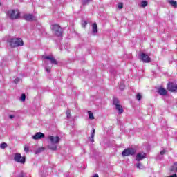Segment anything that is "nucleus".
<instances>
[{"instance_id":"1","label":"nucleus","mask_w":177,"mask_h":177,"mask_svg":"<svg viewBox=\"0 0 177 177\" xmlns=\"http://www.w3.org/2000/svg\"><path fill=\"white\" fill-rule=\"evenodd\" d=\"M48 140L50 141L48 149L50 150H57V143H59V141L60 140L59 136H49Z\"/></svg>"},{"instance_id":"2","label":"nucleus","mask_w":177,"mask_h":177,"mask_svg":"<svg viewBox=\"0 0 177 177\" xmlns=\"http://www.w3.org/2000/svg\"><path fill=\"white\" fill-rule=\"evenodd\" d=\"M7 16L11 20H16L20 18V11L19 10H10L7 12Z\"/></svg>"},{"instance_id":"3","label":"nucleus","mask_w":177,"mask_h":177,"mask_svg":"<svg viewBox=\"0 0 177 177\" xmlns=\"http://www.w3.org/2000/svg\"><path fill=\"white\" fill-rule=\"evenodd\" d=\"M10 45L12 48H16L17 46H23V45H24V43L23 42V40L21 39L12 38L10 40Z\"/></svg>"},{"instance_id":"4","label":"nucleus","mask_w":177,"mask_h":177,"mask_svg":"<svg viewBox=\"0 0 177 177\" xmlns=\"http://www.w3.org/2000/svg\"><path fill=\"white\" fill-rule=\"evenodd\" d=\"M136 153V150L133 148H127L122 152L123 157H128V156H133Z\"/></svg>"},{"instance_id":"5","label":"nucleus","mask_w":177,"mask_h":177,"mask_svg":"<svg viewBox=\"0 0 177 177\" xmlns=\"http://www.w3.org/2000/svg\"><path fill=\"white\" fill-rule=\"evenodd\" d=\"M14 161L20 162V164H24L26 162V157L21 156V154L20 153H15Z\"/></svg>"},{"instance_id":"6","label":"nucleus","mask_w":177,"mask_h":177,"mask_svg":"<svg viewBox=\"0 0 177 177\" xmlns=\"http://www.w3.org/2000/svg\"><path fill=\"white\" fill-rule=\"evenodd\" d=\"M51 30H53V31L55 32V35L57 37H62V34H63V30H62V28L59 26V25L55 24L53 25Z\"/></svg>"},{"instance_id":"7","label":"nucleus","mask_w":177,"mask_h":177,"mask_svg":"<svg viewBox=\"0 0 177 177\" xmlns=\"http://www.w3.org/2000/svg\"><path fill=\"white\" fill-rule=\"evenodd\" d=\"M140 59L144 63H150V57H149V55H146L145 53H142L140 55Z\"/></svg>"},{"instance_id":"8","label":"nucleus","mask_w":177,"mask_h":177,"mask_svg":"<svg viewBox=\"0 0 177 177\" xmlns=\"http://www.w3.org/2000/svg\"><path fill=\"white\" fill-rule=\"evenodd\" d=\"M43 59L45 60H48L51 64H57V61L53 57V56L48 55V56H43Z\"/></svg>"},{"instance_id":"9","label":"nucleus","mask_w":177,"mask_h":177,"mask_svg":"<svg viewBox=\"0 0 177 177\" xmlns=\"http://www.w3.org/2000/svg\"><path fill=\"white\" fill-rule=\"evenodd\" d=\"M32 138L34 139V140L44 139V138H45V134L41 132H37L35 133V135L32 136Z\"/></svg>"},{"instance_id":"10","label":"nucleus","mask_w":177,"mask_h":177,"mask_svg":"<svg viewBox=\"0 0 177 177\" xmlns=\"http://www.w3.org/2000/svg\"><path fill=\"white\" fill-rule=\"evenodd\" d=\"M167 89L169 92H175L177 89V85L174 83H169L167 85Z\"/></svg>"},{"instance_id":"11","label":"nucleus","mask_w":177,"mask_h":177,"mask_svg":"<svg viewBox=\"0 0 177 177\" xmlns=\"http://www.w3.org/2000/svg\"><path fill=\"white\" fill-rule=\"evenodd\" d=\"M24 19L27 21H32L33 20H35V17H34V15L31 14H25L24 15Z\"/></svg>"},{"instance_id":"12","label":"nucleus","mask_w":177,"mask_h":177,"mask_svg":"<svg viewBox=\"0 0 177 177\" xmlns=\"http://www.w3.org/2000/svg\"><path fill=\"white\" fill-rule=\"evenodd\" d=\"M158 93H159V95H161V96H165L168 93V91H167L165 88L160 87L158 88Z\"/></svg>"},{"instance_id":"13","label":"nucleus","mask_w":177,"mask_h":177,"mask_svg":"<svg viewBox=\"0 0 177 177\" xmlns=\"http://www.w3.org/2000/svg\"><path fill=\"white\" fill-rule=\"evenodd\" d=\"M146 158V153H138L136 155V161L139 162L141 161V160H143Z\"/></svg>"},{"instance_id":"14","label":"nucleus","mask_w":177,"mask_h":177,"mask_svg":"<svg viewBox=\"0 0 177 177\" xmlns=\"http://www.w3.org/2000/svg\"><path fill=\"white\" fill-rule=\"evenodd\" d=\"M92 32L93 35H96V33L97 32V24L96 23H94L92 25Z\"/></svg>"},{"instance_id":"15","label":"nucleus","mask_w":177,"mask_h":177,"mask_svg":"<svg viewBox=\"0 0 177 177\" xmlns=\"http://www.w3.org/2000/svg\"><path fill=\"white\" fill-rule=\"evenodd\" d=\"M95 131L96 130L94 128H93L90 137V141L91 142V143H93V142H95L94 138Z\"/></svg>"},{"instance_id":"16","label":"nucleus","mask_w":177,"mask_h":177,"mask_svg":"<svg viewBox=\"0 0 177 177\" xmlns=\"http://www.w3.org/2000/svg\"><path fill=\"white\" fill-rule=\"evenodd\" d=\"M115 109L120 114H122V113H124V109H122V106H121V104L117 105Z\"/></svg>"},{"instance_id":"17","label":"nucleus","mask_w":177,"mask_h":177,"mask_svg":"<svg viewBox=\"0 0 177 177\" xmlns=\"http://www.w3.org/2000/svg\"><path fill=\"white\" fill-rule=\"evenodd\" d=\"M169 3L174 6V8H177V2L174 0H169Z\"/></svg>"},{"instance_id":"18","label":"nucleus","mask_w":177,"mask_h":177,"mask_svg":"<svg viewBox=\"0 0 177 177\" xmlns=\"http://www.w3.org/2000/svg\"><path fill=\"white\" fill-rule=\"evenodd\" d=\"M88 114L89 120H95V116H93V113L91 111H88Z\"/></svg>"},{"instance_id":"19","label":"nucleus","mask_w":177,"mask_h":177,"mask_svg":"<svg viewBox=\"0 0 177 177\" xmlns=\"http://www.w3.org/2000/svg\"><path fill=\"white\" fill-rule=\"evenodd\" d=\"M136 168H138V169H143L145 168V167H143V165H142V163H136Z\"/></svg>"},{"instance_id":"20","label":"nucleus","mask_w":177,"mask_h":177,"mask_svg":"<svg viewBox=\"0 0 177 177\" xmlns=\"http://www.w3.org/2000/svg\"><path fill=\"white\" fill-rule=\"evenodd\" d=\"M113 104L114 106H119L120 105V100H118V98H114L113 99Z\"/></svg>"},{"instance_id":"21","label":"nucleus","mask_w":177,"mask_h":177,"mask_svg":"<svg viewBox=\"0 0 177 177\" xmlns=\"http://www.w3.org/2000/svg\"><path fill=\"white\" fill-rule=\"evenodd\" d=\"M147 6V1H143L141 2V7L142 8H146Z\"/></svg>"},{"instance_id":"22","label":"nucleus","mask_w":177,"mask_h":177,"mask_svg":"<svg viewBox=\"0 0 177 177\" xmlns=\"http://www.w3.org/2000/svg\"><path fill=\"white\" fill-rule=\"evenodd\" d=\"M1 149H6L8 147V144L6 142H3L0 145Z\"/></svg>"},{"instance_id":"23","label":"nucleus","mask_w":177,"mask_h":177,"mask_svg":"<svg viewBox=\"0 0 177 177\" xmlns=\"http://www.w3.org/2000/svg\"><path fill=\"white\" fill-rule=\"evenodd\" d=\"M171 171H177V162L174 163L172 166Z\"/></svg>"},{"instance_id":"24","label":"nucleus","mask_w":177,"mask_h":177,"mask_svg":"<svg viewBox=\"0 0 177 177\" xmlns=\"http://www.w3.org/2000/svg\"><path fill=\"white\" fill-rule=\"evenodd\" d=\"M45 64H46V71H47L48 73H50V68H48V61H46L45 62Z\"/></svg>"},{"instance_id":"25","label":"nucleus","mask_w":177,"mask_h":177,"mask_svg":"<svg viewBox=\"0 0 177 177\" xmlns=\"http://www.w3.org/2000/svg\"><path fill=\"white\" fill-rule=\"evenodd\" d=\"M66 117L67 118H70L71 117V111L70 110L66 111Z\"/></svg>"},{"instance_id":"26","label":"nucleus","mask_w":177,"mask_h":177,"mask_svg":"<svg viewBox=\"0 0 177 177\" xmlns=\"http://www.w3.org/2000/svg\"><path fill=\"white\" fill-rule=\"evenodd\" d=\"M136 99H137V100H142V95H140V93H138L136 95Z\"/></svg>"},{"instance_id":"27","label":"nucleus","mask_w":177,"mask_h":177,"mask_svg":"<svg viewBox=\"0 0 177 177\" xmlns=\"http://www.w3.org/2000/svg\"><path fill=\"white\" fill-rule=\"evenodd\" d=\"M20 99H21V102H25V100H26V94H22Z\"/></svg>"},{"instance_id":"28","label":"nucleus","mask_w":177,"mask_h":177,"mask_svg":"<svg viewBox=\"0 0 177 177\" xmlns=\"http://www.w3.org/2000/svg\"><path fill=\"white\" fill-rule=\"evenodd\" d=\"M87 24H88V22H86V21H83L82 22V27H86Z\"/></svg>"},{"instance_id":"29","label":"nucleus","mask_w":177,"mask_h":177,"mask_svg":"<svg viewBox=\"0 0 177 177\" xmlns=\"http://www.w3.org/2000/svg\"><path fill=\"white\" fill-rule=\"evenodd\" d=\"M118 9H122V8H123V4H122V3H119L118 4Z\"/></svg>"},{"instance_id":"30","label":"nucleus","mask_w":177,"mask_h":177,"mask_svg":"<svg viewBox=\"0 0 177 177\" xmlns=\"http://www.w3.org/2000/svg\"><path fill=\"white\" fill-rule=\"evenodd\" d=\"M28 150H30V148L27 146L24 147V151H26V153H28Z\"/></svg>"},{"instance_id":"31","label":"nucleus","mask_w":177,"mask_h":177,"mask_svg":"<svg viewBox=\"0 0 177 177\" xmlns=\"http://www.w3.org/2000/svg\"><path fill=\"white\" fill-rule=\"evenodd\" d=\"M165 153H167V150L164 149V150L160 151V155L164 156V154H165Z\"/></svg>"},{"instance_id":"32","label":"nucleus","mask_w":177,"mask_h":177,"mask_svg":"<svg viewBox=\"0 0 177 177\" xmlns=\"http://www.w3.org/2000/svg\"><path fill=\"white\" fill-rule=\"evenodd\" d=\"M19 81H20V78L17 77V78L14 80V82H15V84H17V83L19 82Z\"/></svg>"},{"instance_id":"33","label":"nucleus","mask_w":177,"mask_h":177,"mask_svg":"<svg viewBox=\"0 0 177 177\" xmlns=\"http://www.w3.org/2000/svg\"><path fill=\"white\" fill-rule=\"evenodd\" d=\"M91 0H84L83 1V5H86V3H88V2H89Z\"/></svg>"},{"instance_id":"34","label":"nucleus","mask_w":177,"mask_h":177,"mask_svg":"<svg viewBox=\"0 0 177 177\" xmlns=\"http://www.w3.org/2000/svg\"><path fill=\"white\" fill-rule=\"evenodd\" d=\"M9 118H10V120H13V118H15V115H10Z\"/></svg>"},{"instance_id":"35","label":"nucleus","mask_w":177,"mask_h":177,"mask_svg":"<svg viewBox=\"0 0 177 177\" xmlns=\"http://www.w3.org/2000/svg\"><path fill=\"white\" fill-rule=\"evenodd\" d=\"M124 88H125V86L122 85L120 86V89H121L122 91V89H124Z\"/></svg>"},{"instance_id":"36","label":"nucleus","mask_w":177,"mask_h":177,"mask_svg":"<svg viewBox=\"0 0 177 177\" xmlns=\"http://www.w3.org/2000/svg\"><path fill=\"white\" fill-rule=\"evenodd\" d=\"M21 177H27V175H26V174H22V175L21 176Z\"/></svg>"}]
</instances>
